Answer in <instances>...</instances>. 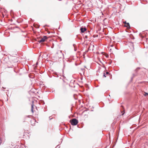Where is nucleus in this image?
<instances>
[{
	"instance_id": "nucleus-1",
	"label": "nucleus",
	"mask_w": 148,
	"mask_h": 148,
	"mask_svg": "<svg viewBox=\"0 0 148 148\" xmlns=\"http://www.w3.org/2000/svg\"><path fill=\"white\" fill-rule=\"evenodd\" d=\"M70 123L72 125H77L78 123V121L76 119H73L70 120Z\"/></svg>"
},
{
	"instance_id": "nucleus-2",
	"label": "nucleus",
	"mask_w": 148,
	"mask_h": 148,
	"mask_svg": "<svg viewBox=\"0 0 148 148\" xmlns=\"http://www.w3.org/2000/svg\"><path fill=\"white\" fill-rule=\"evenodd\" d=\"M47 38L46 36H44L42 38H40L38 40V42L40 43H42L45 41Z\"/></svg>"
},
{
	"instance_id": "nucleus-3",
	"label": "nucleus",
	"mask_w": 148,
	"mask_h": 148,
	"mask_svg": "<svg viewBox=\"0 0 148 148\" xmlns=\"http://www.w3.org/2000/svg\"><path fill=\"white\" fill-rule=\"evenodd\" d=\"M62 51L60 50H58V51L56 53V56L58 58H60L61 55Z\"/></svg>"
},
{
	"instance_id": "nucleus-4",
	"label": "nucleus",
	"mask_w": 148,
	"mask_h": 148,
	"mask_svg": "<svg viewBox=\"0 0 148 148\" xmlns=\"http://www.w3.org/2000/svg\"><path fill=\"white\" fill-rule=\"evenodd\" d=\"M36 109V108L33 104L32 105L31 111L33 113L34 111H35V109Z\"/></svg>"
},
{
	"instance_id": "nucleus-5",
	"label": "nucleus",
	"mask_w": 148,
	"mask_h": 148,
	"mask_svg": "<svg viewBox=\"0 0 148 148\" xmlns=\"http://www.w3.org/2000/svg\"><path fill=\"white\" fill-rule=\"evenodd\" d=\"M80 30L81 31V32L82 33L84 32L85 31L87 30V29L85 27H82L80 28Z\"/></svg>"
},
{
	"instance_id": "nucleus-6",
	"label": "nucleus",
	"mask_w": 148,
	"mask_h": 148,
	"mask_svg": "<svg viewBox=\"0 0 148 148\" xmlns=\"http://www.w3.org/2000/svg\"><path fill=\"white\" fill-rule=\"evenodd\" d=\"M125 26L127 28L130 27V25L129 23H127L125 25Z\"/></svg>"
},
{
	"instance_id": "nucleus-7",
	"label": "nucleus",
	"mask_w": 148,
	"mask_h": 148,
	"mask_svg": "<svg viewBox=\"0 0 148 148\" xmlns=\"http://www.w3.org/2000/svg\"><path fill=\"white\" fill-rule=\"evenodd\" d=\"M144 95L145 96L148 95V93H146V92H144Z\"/></svg>"
},
{
	"instance_id": "nucleus-8",
	"label": "nucleus",
	"mask_w": 148,
	"mask_h": 148,
	"mask_svg": "<svg viewBox=\"0 0 148 148\" xmlns=\"http://www.w3.org/2000/svg\"><path fill=\"white\" fill-rule=\"evenodd\" d=\"M106 74L105 73H103V76L104 77H106Z\"/></svg>"
},
{
	"instance_id": "nucleus-9",
	"label": "nucleus",
	"mask_w": 148,
	"mask_h": 148,
	"mask_svg": "<svg viewBox=\"0 0 148 148\" xmlns=\"http://www.w3.org/2000/svg\"><path fill=\"white\" fill-rule=\"evenodd\" d=\"M123 113L122 114V115H123L125 113V110H123Z\"/></svg>"
},
{
	"instance_id": "nucleus-10",
	"label": "nucleus",
	"mask_w": 148,
	"mask_h": 148,
	"mask_svg": "<svg viewBox=\"0 0 148 148\" xmlns=\"http://www.w3.org/2000/svg\"><path fill=\"white\" fill-rule=\"evenodd\" d=\"M109 72H106V75H109Z\"/></svg>"
},
{
	"instance_id": "nucleus-11",
	"label": "nucleus",
	"mask_w": 148,
	"mask_h": 148,
	"mask_svg": "<svg viewBox=\"0 0 148 148\" xmlns=\"http://www.w3.org/2000/svg\"><path fill=\"white\" fill-rule=\"evenodd\" d=\"M123 23L125 24H126V23H127L126 22V21H124V22H123Z\"/></svg>"
},
{
	"instance_id": "nucleus-12",
	"label": "nucleus",
	"mask_w": 148,
	"mask_h": 148,
	"mask_svg": "<svg viewBox=\"0 0 148 148\" xmlns=\"http://www.w3.org/2000/svg\"><path fill=\"white\" fill-rule=\"evenodd\" d=\"M85 38H88V36H85Z\"/></svg>"
},
{
	"instance_id": "nucleus-13",
	"label": "nucleus",
	"mask_w": 148,
	"mask_h": 148,
	"mask_svg": "<svg viewBox=\"0 0 148 148\" xmlns=\"http://www.w3.org/2000/svg\"><path fill=\"white\" fill-rule=\"evenodd\" d=\"M106 56L107 57H108V55L107 54H106Z\"/></svg>"
},
{
	"instance_id": "nucleus-14",
	"label": "nucleus",
	"mask_w": 148,
	"mask_h": 148,
	"mask_svg": "<svg viewBox=\"0 0 148 148\" xmlns=\"http://www.w3.org/2000/svg\"><path fill=\"white\" fill-rule=\"evenodd\" d=\"M1 139L0 138V144H1Z\"/></svg>"
},
{
	"instance_id": "nucleus-15",
	"label": "nucleus",
	"mask_w": 148,
	"mask_h": 148,
	"mask_svg": "<svg viewBox=\"0 0 148 148\" xmlns=\"http://www.w3.org/2000/svg\"><path fill=\"white\" fill-rule=\"evenodd\" d=\"M110 52H111V51H112V49H110Z\"/></svg>"
},
{
	"instance_id": "nucleus-16",
	"label": "nucleus",
	"mask_w": 148,
	"mask_h": 148,
	"mask_svg": "<svg viewBox=\"0 0 148 148\" xmlns=\"http://www.w3.org/2000/svg\"><path fill=\"white\" fill-rule=\"evenodd\" d=\"M121 107H122L123 109H124V107L123 106H121Z\"/></svg>"
},
{
	"instance_id": "nucleus-17",
	"label": "nucleus",
	"mask_w": 148,
	"mask_h": 148,
	"mask_svg": "<svg viewBox=\"0 0 148 148\" xmlns=\"http://www.w3.org/2000/svg\"><path fill=\"white\" fill-rule=\"evenodd\" d=\"M113 45H111V47H112Z\"/></svg>"
},
{
	"instance_id": "nucleus-18",
	"label": "nucleus",
	"mask_w": 148,
	"mask_h": 148,
	"mask_svg": "<svg viewBox=\"0 0 148 148\" xmlns=\"http://www.w3.org/2000/svg\"><path fill=\"white\" fill-rule=\"evenodd\" d=\"M51 48H53V46H52L51 47Z\"/></svg>"
}]
</instances>
